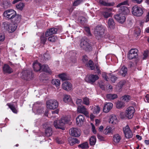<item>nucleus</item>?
Instances as JSON below:
<instances>
[{
    "label": "nucleus",
    "mask_w": 149,
    "mask_h": 149,
    "mask_svg": "<svg viewBox=\"0 0 149 149\" xmlns=\"http://www.w3.org/2000/svg\"><path fill=\"white\" fill-rule=\"evenodd\" d=\"M3 15L8 19H10L15 23L19 22L21 19L20 15H17L16 12L13 10H8L4 12Z\"/></svg>",
    "instance_id": "f257e3e1"
},
{
    "label": "nucleus",
    "mask_w": 149,
    "mask_h": 149,
    "mask_svg": "<svg viewBox=\"0 0 149 149\" xmlns=\"http://www.w3.org/2000/svg\"><path fill=\"white\" fill-rule=\"evenodd\" d=\"M71 117L70 116H67L62 117L61 119L59 120L58 122L57 120L54 122V125L56 128L61 129L64 130L63 127L64 125L68 123L71 120Z\"/></svg>",
    "instance_id": "f03ea898"
},
{
    "label": "nucleus",
    "mask_w": 149,
    "mask_h": 149,
    "mask_svg": "<svg viewBox=\"0 0 149 149\" xmlns=\"http://www.w3.org/2000/svg\"><path fill=\"white\" fill-rule=\"evenodd\" d=\"M104 28L102 25H97L95 28L94 33L96 38L102 36L104 33Z\"/></svg>",
    "instance_id": "7ed1b4c3"
},
{
    "label": "nucleus",
    "mask_w": 149,
    "mask_h": 149,
    "mask_svg": "<svg viewBox=\"0 0 149 149\" xmlns=\"http://www.w3.org/2000/svg\"><path fill=\"white\" fill-rule=\"evenodd\" d=\"M128 4V1H125L122 2L118 4L116 6L117 8L120 7V12L123 15H126L129 12V10L127 7H125L124 5H127Z\"/></svg>",
    "instance_id": "20e7f679"
},
{
    "label": "nucleus",
    "mask_w": 149,
    "mask_h": 149,
    "mask_svg": "<svg viewBox=\"0 0 149 149\" xmlns=\"http://www.w3.org/2000/svg\"><path fill=\"white\" fill-rule=\"evenodd\" d=\"M3 25L4 28L9 33L14 32L17 28L16 24H12L7 22H4Z\"/></svg>",
    "instance_id": "39448f33"
},
{
    "label": "nucleus",
    "mask_w": 149,
    "mask_h": 149,
    "mask_svg": "<svg viewBox=\"0 0 149 149\" xmlns=\"http://www.w3.org/2000/svg\"><path fill=\"white\" fill-rule=\"evenodd\" d=\"M132 12L134 15L140 17L143 14V11L142 9L139 6L135 5L132 7Z\"/></svg>",
    "instance_id": "423d86ee"
},
{
    "label": "nucleus",
    "mask_w": 149,
    "mask_h": 149,
    "mask_svg": "<svg viewBox=\"0 0 149 149\" xmlns=\"http://www.w3.org/2000/svg\"><path fill=\"white\" fill-rule=\"evenodd\" d=\"M47 108L50 109H54L58 107V103L57 101L54 100H51L46 102Z\"/></svg>",
    "instance_id": "0eeeda50"
},
{
    "label": "nucleus",
    "mask_w": 149,
    "mask_h": 149,
    "mask_svg": "<svg viewBox=\"0 0 149 149\" xmlns=\"http://www.w3.org/2000/svg\"><path fill=\"white\" fill-rule=\"evenodd\" d=\"M83 62L86 64V66L91 70H93L95 67L93 62L91 60L88 61L87 57L86 56H83L82 59Z\"/></svg>",
    "instance_id": "6e6552de"
},
{
    "label": "nucleus",
    "mask_w": 149,
    "mask_h": 149,
    "mask_svg": "<svg viewBox=\"0 0 149 149\" xmlns=\"http://www.w3.org/2000/svg\"><path fill=\"white\" fill-rule=\"evenodd\" d=\"M22 73L23 75V78L26 80H30L33 77V75L31 70H24L22 71Z\"/></svg>",
    "instance_id": "1a4fd4ad"
},
{
    "label": "nucleus",
    "mask_w": 149,
    "mask_h": 149,
    "mask_svg": "<svg viewBox=\"0 0 149 149\" xmlns=\"http://www.w3.org/2000/svg\"><path fill=\"white\" fill-rule=\"evenodd\" d=\"M135 112V109L133 107H129L125 111V116L129 119H131L133 117Z\"/></svg>",
    "instance_id": "9d476101"
},
{
    "label": "nucleus",
    "mask_w": 149,
    "mask_h": 149,
    "mask_svg": "<svg viewBox=\"0 0 149 149\" xmlns=\"http://www.w3.org/2000/svg\"><path fill=\"white\" fill-rule=\"evenodd\" d=\"M138 50L136 49H132L129 52L128 58L129 59H132L136 58L138 56Z\"/></svg>",
    "instance_id": "9b49d317"
},
{
    "label": "nucleus",
    "mask_w": 149,
    "mask_h": 149,
    "mask_svg": "<svg viewBox=\"0 0 149 149\" xmlns=\"http://www.w3.org/2000/svg\"><path fill=\"white\" fill-rule=\"evenodd\" d=\"M77 111L79 113H82L87 117L89 116L88 110L84 105H81L77 107Z\"/></svg>",
    "instance_id": "f8f14e48"
},
{
    "label": "nucleus",
    "mask_w": 149,
    "mask_h": 149,
    "mask_svg": "<svg viewBox=\"0 0 149 149\" xmlns=\"http://www.w3.org/2000/svg\"><path fill=\"white\" fill-rule=\"evenodd\" d=\"M99 79V77L97 75L91 74L87 76L85 79V81L88 83L94 82Z\"/></svg>",
    "instance_id": "ddd939ff"
},
{
    "label": "nucleus",
    "mask_w": 149,
    "mask_h": 149,
    "mask_svg": "<svg viewBox=\"0 0 149 149\" xmlns=\"http://www.w3.org/2000/svg\"><path fill=\"white\" fill-rule=\"evenodd\" d=\"M123 130L126 138L129 139L132 137L133 134L129 125H127L124 127Z\"/></svg>",
    "instance_id": "4468645a"
},
{
    "label": "nucleus",
    "mask_w": 149,
    "mask_h": 149,
    "mask_svg": "<svg viewBox=\"0 0 149 149\" xmlns=\"http://www.w3.org/2000/svg\"><path fill=\"white\" fill-rule=\"evenodd\" d=\"M80 45L81 49L86 51H88L91 48L88 43L86 41L83 39L81 40Z\"/></svg>",
    "instance_id": "2eb2a0df"
},
{
    "label": "nucleus",
    "mask_w": 149,
    "mask_h": 149,
    "mask_svg": "<svg viewBox=\"0 0 149 149\" xmlns=\"http://www.w3.org/2000/svg\"><path fill=\"white\" fill-rule=\"evenodd\" d=\"M70 134L74 136L79 137L80 135V130L77 128H72L70 129Z\"/></svg>",
    "instance_id": "dca6fc26"
},
{
    "label": "nucleus",
    "mask_w": 149,
    "mask_h": 149,
    "mask_svg": "<svg viewBox=\"0 0 149 149\" xmlns=\"http://www.w3.org/2000/svg\"><path fill=\"white\" fill-rule=\"evenodd\" d=\"M114 18L118 22L121 24L124 23L126 19V17L125 15L122 14L121 13L115 15L114 16Z\"/></svg>",
    "instance_id": "f3484780"
},
{
    "label": "nucleus",
    "mask_w": 149,
    "mask_h": 149,
    "mask_svg": "<svg viewBox=\"0 0 149 149\" xmlns=\"http://www.w3.org/2000/svg\"><path fill=\"white\" fill-rule=\"evenodd\" d=\"M113 104L110 102H107L104 104L103 110L104 112H108L112 108Z\"/></svg>",
    "instance_id": "a211bd4d"
},
{
    "label": "nucleus",
    "mask_w": 149,
    "mask_h": 149,
    "mask_svg": "<svg viewBox=\"0 0 149 149\" xmlns=\"http://www.w3.org/2000/svg\"><path fill=\"white\" fill-rule=\"evenodd\" d=\"M112 9L111 8H106L102 12V14L105 18H107L111 16Z\"/></svg>",
    "instance_id": "6ab92c4d"
},
{
    "label": "nucleus",
    "mask_w": 149,
    "mask_h": 149,
    "mask_svg": "<svg viewBox=\"0 0 149 149\" xmlns=\"http://www.w3.org/2000/svg\"><path fill=\"white\" fill-rule=\"evenodd\" d=\"M84 120V116L82 115H80L76 118V124L79 126L81 125L83 123Z\"/></svg>",
    "instance_id": "aec40b11"
},
{
    "label": "nucleus",
    "mask_w": 149,
    "mask_h": 149,
    "mask_svg": "<svg viewBox=\"0 0 149 149\" xmlns=\"http://www.w3.org/2000/svg\"><path fill=\"white\" fill-rule=\"evenodd\" d=\"M62 87L64 89L68 91L72 89V85L70 82L65 81L62 84Z\"/></svg>",
    "instance_id": "412c9836"
},
{
    "label": "nucleus",
    "mask_w": 149,
    "mask_h": 149,
    "mask_svg": "<svg viewBox=\"0 0 149 149\" xmlns=\"http://www.w3.org/2000/svg\"><path fill=\"white\" fill-rule=\"evenodd\" d=\"M57 31L56 28H53L48 29L45 33L46 37H48L53 34H55Z\"/></svg>",
    "instance_id": "4be33fe9"
},
{
    "label": "nucleus",
    "mask_w": 149,
    "mask_h": 149,
    "mask_svg": "<svg viewBox=\"0 0 149 149\" xmlns=\"http://www.w3.org/2000/svg\"><path fill=\"white\" fill-rule=\"evenodd\" d=\"M99 3L101 5L107 6H113L114 4L113 2H108L107 0H100Z\"/></svg>",
    "instance_id": "5701e85b"
},
{
    "label": "nucleus",
    "mask_w": 149,
    "mask_h": 149,
    "mask_svg": "<svg viewBox=\"0 0 149 149\" xmlns=\"http://www.w3.org/2000/svg\"><path fill=\"white\" fill-rule=\"evenodd\" d=\"M33 68L34 71L38 72L41 70V64L38 63L37 61H35L33 63Z\"/></svg>",
    "instance_id": "b1692460"
},
{
    "label": "nucleus",
    "mask_w": 149,
    "mask_h": 149,
    "mask_svg": "<svg viewBox=\"0 0 149 149\" xmlns=\"http://www.w3.org/2000/svg\"><path fill=\"white\" fill-rule=\"evenodd\" d=\"M109 122V123L113 125L116 124L118 122V120L116 116L114 115H112L110 116Z\"/></svg>",
    "instance_id": "393cba45"
},
{
    "label": "nucleus",
    "mask_w": 149,
    "mask_h": 149,
    "mask_svg": "<svg viewBox=\"0 0 149 149\" xmlns=\"http://www.w3.org/2000/svg\"><path fill=\"white\" fill-rule=\"evenodd\" d=\"M41 71L45 72L50 74L52 73V71L50 69L48 66L47 65H42Z\"/></svg>",
    "instance_id": "a878e982"
},
{
    "label": "nucleus",
    "mask_w": 149,
    "mask_h": 149,
    "mask_svg": "<svg viewBox=\"0 0 149 149\" xmlns=\"http://www.w3.org/2000/svg\"><path fill=\"white\" fill-rule=\"evenodd\" d=\"M121 139V136L118 134L114 135L113 137V141L116 143H119Z\"/></svg>",
    "instance_id": "bb28decb"
},
{
    "label": "nucleus",
    "mask_w": 149,
    "mask_h": 149,
    "mask_svg": "<svg viewBox=\"0 0 149 149\" xmlns=\"http://www.w3.org/2000/svg\"><path fill=\"white\" fill-rule=\"evenodd\" d=\"M3 69L5 73H10L13 72L12 69L7 65H4Z\"/></svg>",
    "instance_id": "cd10ccee"
},
{
    "label": "nucleus",
    "mask_w": 149,
    "mask_h": 149,
    "mask_svg": "<svg viewBox=\"0 0 149 149\" xmlns=\"http://www.w3.org/2000/svg\"><path fill=\"white\" fill-rule=\"evenodd\" d=\"M91 110L93 111L94 113L97 114L99 113L100 111V108L98 106H91L90 107Z\"/></svg>",
    "instance_id": "c85d7f7f"
},
{
    "label": "nucleus",
    "mask_w": 149,
    "mask_h": 149,
    "mask_svg": "<svg viewBox=\"0 0 149 149\" xmlns=\"http://www.w3.org/2000/svg\"><path fill=\"white\" fill-rule=\"evenodd\" d=\"M127 72V68L124 66L122 67L119 71L118 74L125 76Z\"/></svg>",
    "instance_id": "c756f323"
},
{
    "label": "nucleus",
    "mask_w": 149,
    "mask_h": 149,
    "mask_svg": "<svg viewBox=\"0 0 149 149\" xmlns=\"http://www.w3.org/2000/svg\"><path fill=\"white\" fill-rule=\"evenodd\" d=\"M113 132V130L112 128L109 126H108L104 130L103 133L106 135L109 134L111 133H112Z\"/></svg>",
    "instance_id": "7c9ffc66"
},
{
    "label": "nucleus",
    "mask_w": 149,
    "mask_h": 149,
    "mask_svg": "<svg viewBox=\"0 0 149 149\" xmlns=\"http://www.w3.org/2000/svg\"><path fill=\"white\" fill-rule=\"evenodd\" d=\"M108 24L109 27L110 29H113L115 27V23L112 18H109L108 21Z\"/></svg>",
    "instance_id": "2f4dec72"
},
{
    "label": "nucleus",
    "mask_w": 149,
    "mask_h": 149,
    "mask_svg": "<svg viewBox=\"0 0 149 149\" xmlns=\"http://www.w3.org/2000/svg\"><path fill=\"white\" fill-rule=\"evenodd\" d=\"M7 105L14 113H17V111L16 108V107L13 103H8Z\"/></svg>",
    "instance_id": "473e14b6"
},
{
    "label": "nucleus",
    "mask_w": 149,
    "mask_h": 149,
    "mask_svg": "<svg viewBox=\"0 0 149 149\" xmlns=\"http://www.w3.org/2000/svg\"><path fill=\"white\" fill-rule=\"evenodd\" d=\"M90 144L91 146L95 145L96 141V139L95 136H92L89 139Z\"/></svg>",
    "instance_id": "72a5a7b5"
},
{
    "label": "nucleus",
    "mask_w": 149,
    "mask_h": 149,
    "mask_svg": "<svg viewBox=\"0 0 149 149\" xmlns=\"http://www.w3.org/2000/svg\"><path fill=\"white\" fill-rule=\"evenodd\" d=\"M46 136H49L52 134V130L51 127H49L45 130Z\"/></svg>",
    "instance_id": "f704fd0d"
},
{
    "label": "nucleus",
    "mask_w": 149,
    "mask_h": 149,
    "mask_svg": "<svg viewBox=\"0 0 149 149\" xmlns=\"http://www.w3.org/2000/svg\"><path fill=\"white\" fill-rule=\"evenodd\" d=\"M69 143L71 146H73L75 143H79V141L76 138H73L71 139L70 141H69Z\"/></svg>",
    "instance_id": "c9c22d12"
},
{
    "label": "nucleus",
    "mask_w": 149,
    "mask_h": 149,
    "mask_svg": "<svg viewBox=\"0 0 149 149\" xmlns=\"http://www.w3.org/2000/svg\"><path fill=\"white\" fill-rule=\"evenodd\" d=\"M117 97V95L115 94H109L107 95V98L110 100H114Z\"/></svg>",
    "instance_id": "e433bc0d"
},
{
    "label": "nucleus",
    "mask_w": 149,
    "mask_h": 149,
    "mask_svg": "<svg viewBox=\"0 0 149 149\" xmlns=\"http://www.w3.org/2000/svg\"><path fill=\"white\" fill-rule=\"evenodd\" d=\"M58 76L63 81L68 79L67 75L65 73L59 74Z\"/></svg>",
    "instance_id": "4c0bfd02"
},
{
    "label": "nucleus",
    "mask_w": 149,
    "mask_h": 149,
    "mask_svg": "<svg viewBox=\"0 0 149 149\" xmlns=\"http://www.w3.org/2000/svg\"><path fill=\"white\" fill-rule=\"evenodd\" d=\"M78 147L82 149H87L88 148L89 146L88 143L85 142L79 145Z\"/></svg>",
    "instance_id": "58836bf2"
},
{
    "label": "nucleus",
    "mask_w": 149,
    "mask_h": 149,
    "mask_svg": "<svg viewBox=\"0 0 149 149\" xmlns=\"http://www.w3.org/2000/svg\"><path fill=\"white\" fill-rule=\"evenodd\" d=\"M52 83L53 84L55 85L56 86H57L60 85V81L58 79H53L52 81Z\"/></svg>",
    "instance_id": "ea45409f"
},
{
    "label": "nucleus",
    "mask_w": 149,
    "mask_h": 149,
    "mask_svg": "<svg viewBox=\"0 0 149 149\" xmlns=\"http://www.w3.org/2000/svg\"><path fill=\"white\" fill-rule=\"evenodd\" d=\"M57 39V37L56 36H52L49 37L48 39V40L51 42H54Z\"/></svg>",
    "instance_id": "a19ab883"
},
{
    "label": "nucleus",
    "mask_w": 149,
    "mask_h": 149,
    "mask_svg": "<svg viewBox=\"0 0 149 149\" xmlns=\"http://www.w3.org/2000/svg\"><path fill=\"white\" fill-rule=\"evenodd\" d=\"M83 104L86 105L88 106L90 105L89 99L87 97H85L83 99Z\"/></svg>",
    "instance_id": "79ce46f5"
},
{
    "label": "nucleus",
    "mask_w": 149,
    "mask_h": 149,
    "mask_svg": "<svg viewBox=\"0 0 149 149\" xmlns=\"http://www.w3.org/2000/svg\"><path fill=\"white\" fill-rule=\"evenodd\" d=\"M41 36H40V40L41 43L45 44V42L47 41V38L44 36V35L43 33H40Z\"/></svg>",
    "instance_id": "37998d69"
},
{
    "label": "nucleus",
    "mask_w": 149,
    "mask_h": 149,
    "mask_svg": "<svg viewBox=\"0 0 149 149\" xmlns=\"http://www.w3.org/2000/svg\"><path fill=\"white\" fill-rule=\"evenodd\" d=\"M123 101L127 102L131 99V97L128 95H125L122 97Z\"/></svg>",
    "instance_id": "c03bdc74"
},
{
    "label": "nucleus",
    "mask_w": 149,
    "mask_h": 149,
    "mask_svg": "<svg viewBox=\"0 0 149 149\" xmlns=\"http://www.w3.org/2000/svg\"><path fill=\"white\" fill-rule=\"evenodd\" d=\"M63 100L65 102H67L70 101L71 100L70 96L67 95H64Z\"/></svg>",
    "instance_id": "a18cd8bd"
},
{
    "label": "nucleus",
    "mask_w": 149,
    "mask_h": 149,
    "mask_svg": "<svg viewBox=\"0 0 149 149\" xmlns=\"http://www.w3.org/2000/svg\"><path fill=\"white\" fill-rule=\"evenodd\" d=\"M124 106V103L122 102L118 101L116 103V107L117 108L120 109Z\"/></svg>",
    "instance_id": "49530a36"
},
{
    "label": "nucleus",
    "mask_w": 149,
    "mask_h": 149,
    "mask_svg": "<svg viewBox=\"0 0 149 149\" xmlns=\"http://www.w3.org/2000/svg\"><path fill=\"white\" fill-rule=\"evenodd\" d=\"M83 0H75L73 3V5L74 6H77L81 3Z\"/></svg>",
    "instance_id": "de8ad7c7"
},
{
    "label": "nucleus",
    "mask_w": 149,
    "mask_h": 149,
    "mask_svg": "<svg viewBox=\"0 0 149 149\" xmlns=\"http://www.w3.org/2000/svg\"><path fill=\"white\" fill-rule=\"evenodd\" d=\"M16 8L19 9L21 10L24 6V4L23 3H19L16 5Z\"/></svg>",
    "instance_id": "09e8293b"
},
{
    "label": "nucleus",
    "mask_w": 149,
    "mask_h": 149,
    "mask_svg": "<svg viewBox=\"0 0 149 149\" xmlns=\"http://www.w3.org/2000/svg\"><path fill=\"white\" fill-rule=\"evenodd\" d=\"M78 19L79 22L82 24H84L86 21V18L83 17H79Z\"/></svg>",
    "instance_id": "8fccbe9b"
},
{
    "label": "nucleus",
    "mask_w": 149,
    "mask_h": 149,
    "mask_svg": "<svg viewBox=\"0 0 149 149\" xmlns=\"http://www.w3.org/2000/svg\"><path fill=\"white\" fill-rule=\"evenodd\" d=\"M76 103L78 107L79 106L82 105L81 104H83V102L82 99H77L76 100Z\"/></svg>",
    "instance_id": "3c124183"
},
{
    "label": "nucleus",
    "mask_w": 149,
    "mask_h": 149,
    "mask_svg": "<svg viewBox=\"0 0 149 149\" xmlns=\"http://www.w3.org/2000/svg\"><path fill=\"white\" fill-rule=\"evenodd\" d=\"M109 76L111 81H112L113 82H115V81L117 79L116 77L112 74L109 75Z\"/></svg>",
    "instance_id": "603ef678"
},
{
    "label": "nucleus",
    "mask_w": 149,
    "mask_h": 149,
    "mask_svg": "<svg viewBox=\"0 0 149 149\" xmlns=\"http://www.w3.org/2000/svg\"><path fill=\"white\" fill-rule=\"evenodd\" d=\"M10 6V3L8 2H5L4 3V8H7L9 7Z\"/></svg>",
    "instance_id": "864d4df0"
},
{
    "label": "nucleus",
    "mask_w": 149,
    "mask_h": 149,
    "mask_svg": "<svg viewBox=\"0 0 149 149\" xmlns=\"http://www.w3.org/2000/svg\"><path fill=\"white\" fill-rule=\"evenodd\" d=\"M98 139L101 141H104L105 140V138L102 136L98 134L97 135Z\"/></svg>",
    "instance_id": "5fc2aeb1"
},
{
    "label": "nucleus",
    "mask_w": 149,
    "mask_h": 149,
    "mask_svg": "<svg viewBox=\"0 0 149 149\" xmlns=\"http://www.w3.org/2000/svg\"><path fill=\"white\" fill-rule=\"evenodd\" d=\"M144 100L146 102H149V95L147 94L145 96Z\"/></svg>",
    "instance_id": "6e6d98bb"
},
{
    "label": "nucleus",
    "mask_w": 149,
    "mask_h": 149,
    "mask_svg": "<svg viewBox=\"0 0 149 149\" xmlns=\"http://www.w3.org/2000/svg\"><path fill=\"white\" fill-rule=\"evenodd\" d=\"M84 30L89 35H91V33L90 31V29L88 27H85Z\"/></svg>",
    "instance_id": "4d7b16f0"
},
{
    "label": "nucleus",
    "mask_w": 149,
    "mask_h": 149,
    "mask_svg": "<svg viewBox=\"0 0 149 149\" xmlns=\"http://www.w3.org/2000/svg\"><path fill=\"white\" fill-rule=\"evenodd\" d=\"M148 52L147 51H145L144 52L143 54V58L144 59H145L148 56Z\"/></svg>",
    "instance_id": "13d9d810"
},
{
    "label": "nucleus",
    "mask_w": 149,
    "mask_h": 149,
    "mask_svg": "<svg viewBox=\"0 0 149 149\" xmlns=\"http://www.w3.org/2000/svg\"><path fill=\"white\" fill-rule=\"evenodd\" d=\"M5 39V36L3 34H0V41H3Z\"/></svg>",
    "instance_id": "bf43d9fd"
},
{
    "label": "nucleus",
    "mask_w": 149,
    "mask_h": 149,
    "mask_svg": "<svg viewBox=\"0 0 149 149\" xmlns=\"http://www.w3.org/2000/svg\"><path fill=\"white\" fill-rule=\"evenodd\" d=\"M102 77L106 81H108V79L107 78V75L105 73H104L102 74Z\"/></svg>",
    "instance_id": "052dcab7"
},
{
    "label": "nucleus",
    "mask_w": 149,
    "mask_h": 149,
    "mask_svg": "<svg viewBox=\"0 0 149 149\" xmlns=\"http://www.w3.org/2000/svg\"><path fill=\"white\" fill-rule=\"evenodd\" d=\"M43 108H41L39 109H38L37 110V113L38 114H40L42 113L43 111Z\"/></svg>",
    "instance_id": "680f3d73"
},
{
    "label": "nucleus",
    "mask_w": 149,
    "mask_h": 149,
    "mask_svg": "<svg viewBox=\"0 0 149 149\" xmlns=\"http://www.w3.org/2000/svg\"><path fill=\"white\" fill-rule=\"evenodd\" d=\"M95 68L96 70H97V73H100V69L98 65H95Z\"/></svg>",
    "instance_id": "e2e57ef3"
},
{
    "label": "nucleus",
    "mask_w": 149,
    "mask_h": 149,
    "mask_svg": "<svg viewBox=\"0 0 149 149\" xmlns=\"http://www.w3.org/2000/svg\"><path fill=\"white\" fill-rule=\"evenodd\" d=\"M143 0H132V1L135 2H136L138 4L140 3Z\"/></svg>",
    "instance_id": "0e129e2a"
},
{
    "label": "nucleus",
    "mask_w": 149,
    "mask_h": 149,
    "mask_svg": "<svg viewBox=\"0 0 149 149\" xmlns=\"http://www.w3.org/2000/svg\"><path fill=\"white\" fill-rule=\"evenodd\" d=\"M95 121L96 126H98L100 124V120L97 119H96Z\"/></svg>",
    "instance_id": "69168bd1"
},
{
    "label": "nucleus",
    "mask_w": 149,
    "mask_h": 149,
    "mask_svg": "<svg viewBox=\"0 0 149 149\" xmlns=\"http://www.w3.org/2000/svg\"><path fill=\"white\" fill-rule=\"evenodd\" d=\"M149 21V13H148L146 15V22H147Z\"/></svg>",
    "instance_id": "338daca9"
},
{
    "label": "nucleus",
    "mask_w": 149,
    "mask_h": 149,
    "mask_svg": "<svg viewBox=\"0 0 149 149\" xmlns=\"http://www.w3.org/2000/svg\"><path fill=\"white\" fill-rule=\"evenodd\" d=\"M104 127L103 126L101 125L99 127V130L100 132H102L103 129Z\"/></svg>",
    "instance_id": "774afa93"
}]
</instances>
